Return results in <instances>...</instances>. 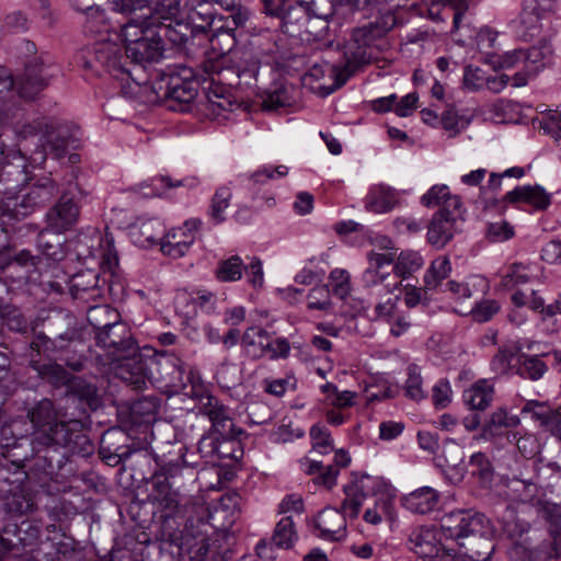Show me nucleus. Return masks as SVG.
<instances>
[{"instance_id":"nucleus-59","label":"nucleus","mask_w":561,"mask_h":561,"mask_svg":"<svg viewBox=\"0 0 561 561\" xmlns=\"http://www.w3.org/2000/svg\"><path fill=\"white\" fill-rule=\"evenodd\" d=\"M451 271L447 256L434 260L424 276L425 289H435L449 275Z\"/></svg>"},{"instance_id":"nucleus-7","label":"nucleus","mask_w":561,"mask_h":561,"mask_svg":"<svg viewBox=\"0 0 561 561\" xmlns=\"http://www.w3.org/2000/svg\"><path fill=\"white\" fill-rule=\"evenodd\" d=\"M129 60L125 54V45L112 42L95 43L80 55L83 68L92 70L96 75L106 72L121 80L131 77V71L127 67Z\"/></svg>"},{"instance_id":"nucleus-31","label":"nucleus","mask_w":561,"mask_h":561,"mask_svg":"<svg viewBox=\"0 0 561 561\" xmlns=\"http://www.w3.org/2000/svg\"><path fill=\"white\" fill-rule=\"evenodd\" d=\"M514 368L520 378L538 381L549 369V355L519 353L516 355Z\"/></svg>"},{"instance_id":"nucleus-49","label":"nucleus","mask_w":561,"mask_h":561,"mask_svg":"<svg viewBox=\"0 0 561 561\" xmlns=\"http://www.w3.org/2000/svg\"><path fill=\"white\" fill-rule=\"evenodd\" d=\"M0 323L1 329L5 325L16 333H26L30 325L28 320L16 306L3 302H0Z\"/></svg>"},{"instance_id":"nucleus-55","label":"nucleus","mask_w":561,"mask_h":561,"mask_svg":"<svg viewBox=\"0 0 561 561\" xmlns=\"http://www.w3.org/2000/svg\"><path fill=\"white\" fill-rule=\"evenodd\" d=\"M56 324H68L64 332H55V339L58 340L59 345L62 350H67L68 346L81 339V331L77 325L75 317L69 313L58 312L55 314Z\"/></svg>"},{"instance_id":"nucleus-44","label":"nucleus","mask_w":561,"mask_h":561,"mask_svg":"<svg viewBox=\"0 0 561 561\" xmlns=\"http://www.w3.org/2000/svg\"><path fill=\"white\" fill-rule=\"evenodd\" d=\"M541 1L542 4L536 0H526L520 13V22L530 31L531 36L539 32L542 11L550 10L554 0Z\"/></svg>"},{"instance_id":"nucleus-20","label":"nucleus","mask_w":561,"mask_h":561,"mask_svg":"<svg viewBox=\"0 0 561 561\" xmlns=\"http://www.w3.org/2000/svg\"><path fill=\"white\" fill-rule=\"evenodd\" d=\"M3 151H0V194L7 196V202H12L21 187L28 181V172L25 156L19 150L11 161H3Z\"/></svg>"},{"instance_id":"nucleus-6","label":"nucleus","mask_w":561,"mask_h":561,"mask_svg":"<svg viewBox=\"0 0 561 561\" xmlns=\"http://www.w3.org/2000/svg\"><path fill=\"white\" fill-rule=\"evenodd\" d=\"M198 80L190 67H180L178 71L165 73L156 83V92L164 99L169 110L187 112L198 93Z\"/></svg>"},{"instance_id":"nucleus-29","label":"nucleus","mask_w":561,"mask_h":561,"mask_svg":"<svg viewBox=\"0 0 561 561\" xmlns=\"http://www.w3.org/2000/svg\"><path fill=\"white\" fill-rule=\"evenodd\" d=\"M397 24V18L393 13L387 12L377 18L374 22L354 28L352 37L360 46H369L374 41L385 36Z\"/></svg>"},{"instance_id":"nucleus-51","label":"nucleus","mask_w":561,"mask_h":561,"mask_svg":"<svg viewBox=\"0 0 561 561\" xmlns=\"http://www.w3.org/2000/svg\"><path fill=\"white\" fill-rule=\"evenodd\" d=\"M296 539L294 528H275L273 536L270 539H261L255 547L256 553L260 558L265 556V550L273 547L279 549H289Z\"/></svg>"},{"instance_id":"nucleus-34","label":"nucleus","mask_w":561,"mask_h":561,"mask_svg":"<svg viewBox=\"0 0 561 561\" xmlns=\"http://www.w3.org/2000/svg\"><path fill=\"white\" fill-rule=\"evenodd\" d=\"M280 519L276 526H295L306 519L302 496L296 493L286 495L278 504Z\"/></svg>"},{"instance_id":"nucleus-2","label":"nucleus","mask_w":561,"mask_h":561,"mask_svg":"<svg viewBox=\"0 0 561 561\" xmlns=\"http://www.w3.org/2000/svg\"><path fill=\"white\" fill-rule=\"evenodd\" d=\"M152 459L157 465V469L150 472L149 478L154 492L153 497L165 507L167 512L161 514V518L168 523L178 511L181 490L196 481L197 468L194 462L187 460L182 448L176 459L165 462L158 456L151 457Z\"/></svg>"},{"instance_id":"nucleus-39","label":"nucleus","mask_w":561,"mask_h":561,"mask_svg":"<svg viewBox=\"0 0 561 561\" xmlns=\"http://www.w3.org/2000/svg\"><path fill=\"white\" fill-rule=\"evenodd\" d=\"M522 57V65L528 69V73L536 76L551 61L552 49L547 43L539 46H533L518 53Z\"/></svg>"},{"instance_id":"nucleus-47","label":"nucleus","mask_w":561,"mask_h":561,"mask_svg":"<svg viewBox=\"0 0 561 561\" xmlns=\"http://www.w3.org/2000/svg\"><path fill=\"white\" fill-rule=\"evenodd\" d=\"M469 465L472 467L471 474L474 477L480 486L489 489L494 479V468L484 453L478 451L471 455Z\"/></svg>"},{"instance_id":"nucleus-32","label":"nucleus","mask_w":561,"mask_h":561,"mask_svg":"<svg viewBox=\"0 0 561 561\" xmlns=\"http://www.w3.org/2000/svg\"><path fill=\"white\" fill-rule=\"evenodd\" d=\"M30 367L36 371L37 376L42 380L46 381L54 388L68 386L72 379V375L68 373L62 365L54 360L43 362L42 359L35 358V356L32 355Z\"/></svg>"},{"instance_id":"nucleus-46","label":"nucleus","mask_w":561,"mask_h":561,"mask_svg":"<svg viewBox=\"0 0 561 561\" xmlns=\"http://www.w3.org/2000/svg\"><path fill=\"white\" fill-rule=\"evenodd\" d=\"M89 323L96 331H104L119 322V313L107 305L91 306L87 311Z\"/></svg>"},{"instance_id":"nucleus-3","label":"nucleus","mask_w":561,"mask_h":561,"mask_svg":"<svg viewBox=\"0 0 561 561\" xmlns=\"http://www.w3.org/2000/svg\"><path fill=\"white\" fill-rule=\"evenodd\" d=\"M57 528H2L0 531V560L30 547L33 561H58L68 543L59 540Z\"/></svg>"},{"instance_id":"nucleus-25","label":"nucleus","mask_w":561,"mask_h":561,"mask_svg":"<svg viewBox=\"0 0 561 561\" xmlns=\"http://www.w3.org/2000/svg\"><path fill=\"white\" fill-rule=\"evenodd\" d=\"M108 432L101 440L100 446V456L106 462V465L115 467L121 462L129 461V467L135 471H138L141 480H147L146 472L142 470L145 466L150 467L151 465V455L147 451L141 450H122V447H116L112 449L110 446L105 445L106 436H110Z\"/></svg>"},{"instance_id":"nucleus-42","label":"nucleus","mask_w":561,"mask_h":561,"mask_svg":"<svg viewBox=\"0 0 561 561\" xmlns=\"http://www.w3.org/2000/svg\"><path fill=\"white\" fill-rule=\"evenodd\" d=\"M350 461L351 458L344 450H337L334 454L333 463L323 466L318 461V482L330 490L336 483L340 468L347 467Z\"/></svg>"},{"instance_id":"nucleus-58","label":"nucleus","mask_w":561,"mask_h":561,"mask_svg":"<svg viewBox=\"0 0 561 561\" xmlns=\"http://www.w3.org/2000/svg\"><path fill=\"white\" fill-rule=\"evenodd\" d=\"M424 264V260L416 251L405 250L398 256L393 271L398 277L405 278L419 271Z\"/></svg>"},{"instance_id":"nucleus-19","label":"nucleus","mask_w":561,"mask_h":561,"mask_svg":"<svg viewBox=\"0 0 561 561\" xmlns=\"http://www.w3.org/2000/svg\"><path fill=\"white\" fill-rule=\"evenodd\" d=\"M95 341L96 345L105 350L112 360L122 357L124 354H135L138 347L130 329L123 321L104 331H96Z\"/></svg>"},{"instance_id":"nucleus-60","label":"nucleus","mask_w":561,"mask_h":561,"mask_svg":"<svg viewBox=\"0 0 561 561\" xmlns=\"http://www.w3.org/2000/svg\"><path fill=\"white\" fill-rule=\"evenodd\" d=\"M2 500L4 508L12 515H23L30 512L34 505L31 495L24 488L8 494V496H2Z\"/></svg>"},{"instance_id":"nucleus-24","label":"nucleus","mask_w":561,"mask_h":561,"mask_svg":"<svg viewBox=\"0 0 561 561\" xmlns=\"http://www.w3.org/2000/svg\"><path fill=\"white\" fill-rule=\"evenodd\" d=\"M80 207L71 192H65L57 203L46 213L47 227L56 232L62 233L70 230L79 219Z\"/></svg>"},{"instance_id":"nucleus-5","label":"nucleus","mask_w":561,"mask_h":561,"mask_svg":"<svg viewBox=\"0 0 561 561\" xmlns=\"http://www.w3.org/2000/svg\"><path fill=\"white\" fill-rule=\"evenodd\" d=\"M125 41V54L131 62L153 64L162 59L164 48L154 27L140 16L130 18L122 26Z\"/></svg>"},{"instance_id":"nucleus-18","label":"nucleus","mask_w":561,"mask_h":561,"mask_svg":"<svg viewBox=\"0 0 561 561\" xmlns=\"http://www.w3.org/2000/svg\"><path fill=\"white\" fill-rule=\"evenodd\" d=\"M226 13L227 14L220 16L218 21L215 20L213 25H207L203 22L202 25H205L204 35H206L205 37L207 39H210V42L214 44L215 41H219L220 37H224L225 44L228 50H230V48H232V46L236 44V32L239 28L244 27L251 13L250 10L244 5L227 10Z\"/></svg>"},{"instance_id":"nucleus-15","label":"nucleus","mask_w":561,"mask_h":561,"mask_svg":"<svg viewBox=\"0 0 561 561\" xmlns=\"http://www.w3.org/2000/svg\"><path fill=\"white\" fill-rule=\"evenodd\" d=\"M264 10L272 16L280 18L285 25L302 27L316 15V0H263Z\"/></svg>"},{"instance_id":"nucleus-41","label":"nucleus","mask_w":561,"mask_h":561,"mask_svg":"<svg viewBox=\"0 0 561 561\" xmlns=\"http://www.w3.org/2000/svg\"><path fill=\"white\" fill-rule=\"evenodd\" d=\"M149 14L139 15L153 25L158 21H174L182 16V0H157L153 9H148Z\"/></svg>"},{"instance_id":"nucleus-9","label":"nucleus","mask_w":561,"mask_h":561,"mask_svg":"<svg viewBox=\"0 0 561 561\" xmlns=\"http://www.w3.org/2000/svg\"><path fill=\"white\" fill-rule=\"evenodd\" d=\"M58 68L47 53L33 56L26 60L23 73L16 80L19 95L25 100H33L46 89L57 75Z\"/></svg>"},{"instance_id":"nucleus-48","label":"nucleus","mask_w":561,"mask_h":561,"mask_svg":"<svg viewBox=\"0 0 561 561\" xmlns=\"http://www.w3.org/2000/svg\"><path fill=\"white\" fill-rule=\"evenodd\" d=\"M559 412L558 410L551 409L546 402L537 400H529L522 408V413L529 414L531 420L538 422L546 432L549 430Z\"/></svg>"},{"instance_id":"nucleus-56","label":"nucleus","mask_w":561,"mask_h":561,"mask_svg":"<svg viewBox=\"0 0 561 561\" xmlns=\"http://www.w3.org/2000/svg\"><path fill=\"white\" fill-rule=\"evenodd\" d=\"M321 393L324 396L323 402L335 408H346L354 404L355 393L348 390L339 391L337 387L329 381L319 383Z\"/></svg>"},{"instance_id":"nucleus-33","label":"nucleus","mask_w":561,"mask_h":561,"mask_svg":"<svg viewBox=\"0 0 561 561\" xmlns=\"http://www.w3.org/2000/svg\"><path fill=\"white\" fill-rule=\"evenodd\" d=\"M270 336L271 333L262 327H249L241 336V347L245 356L253 360L265 357Z\"/></svg>"},{"instance_id":"nucleus-23","label":"nucleus","mask_w":561,"mask_h":561,"mask_svg":"<svg viewBox=\"0 0 561 561\" xmlns=\"http://www.w3.org/2000/svg\"><path fill=\"white\" fill-rule=\"evenodd\" d=\"M454 530L453 542L465 549L463 553L478 561H486L494 551L491 531H480L474 528Z\"/></svg>"},{"instance_id":"nucleus-37","label":"nucleus","mask_w":561,"mask_h":561,"mask_svg":"<svg viewBox=\"0 0 561 561\" xmlns=\"http://www.w3.org/2000/svg\"><path fill=\"white\" fill-rule=\"evenodd\" d=\"M519 424L517 415L508 414L504 408L495 410L490 419L483 424L481 438L488 440L502 435L508 428L516 427Z\"/></svg>"},{"instance_id":"nucleus-43","label":"nucleus","mask_w":561,"mask_h":561,"mask_svg":"<svg viewBox=\"0 0 561 561\" xmlns=\"http://www.w3.org/2000/svg\"><path fill=\"white\" fill-rule=\"evenodd\" d=\"M26 456H24V459ZM23 458H15L12 462L15 470L10 472L7 469L0 468V496H8L24 488L23 483L26 479V472L22 470L21 462Z\"/></svg>"},{"instance_id":"nucleus-28","label":"nucleus","mask_w":561,"mask_h":561,"mask_svg":"<svg viewBox=\"0 0 561 561\" xmlns=\"http://www.w3.org/2000/svg\"><path fill=\"white\" fill-rule=\"evenodd\" d=\"M129 236L133 242L140 248L162 244L167 238L164 227L157 218H138L129 226Z\"/></svg>"},{"instance_id":"nucleus-61","label":"nucleus","mask_w":561,"mask_h":561,"mask_svg":"<svg viewBox=\"0 0 561 561\" xmlns=\"http://www.w3.org/2000/svg\"><path fill=\"white\" fill-rule=\"evenodd\" d=\"M244 264L239 255H232L218 263L216 277L220 282H236L242 277Z\"/></svg>"},{"instance_id":"nucleus-16","label":"nucleus","mask_w":561,"mask_h":561,"mask_svg":"<svg viewBox=\"0 0 561 561\" xmlns=\"http://www.w3.org/2000/svg\"><path fill=\"white\" fill-rule=\"evenodd\" d=\"M154 32H157L160 41L163 43L165 49V42H169L172 46L191 51L194 45V39L199 35L205 34V25L192 26L185 22L183 18H178L174 21H158L153 25Z\"/></svg>"},{"instance_id":"nucleus-17","label":"nucleus","mask_w":561,"mask_h":561,"mask_svg":"<svg viewBox=\"0 0 561 561\" xmlns=\"http://www.w3.org/2000/svg\"><path fill=\"white\" fill-rule=\"evenodd\" d=\"M530 528H514L510 534L513 539V546L510 556L515 561H549L558 558L554 554V546L552 541H542L534 545L533 538L528 535Z\"/></svg>"},{"instance_id":"nucleus-35","label":"nucleus","mask_w":561,"mask_h":561,"mask_svg":"<svg viewBox=\"0 0 561 561\" xmlns=\"http://www.w3.org/2000/svg\"><path fill=\"white\" fill-rule=\"evenodd\" d=\"M394 490L391 486L387 493L381 494L375 502L373 508H367L364 513V520L368 524L388 523L393 524L397 522L396 512L393 507Z\"/></svg>"},{"instance_id":"nucleus-57","label":"nucleus","mask_w":561,"mask_h":561,"mask_svg":"<svg viewBox=\"0 0 561 561\" xmlns=\"http://www.w3.org/2000/svg\"><path fill=\"white\" fill-rule=\"evenodd\" d=\"M210 4L222 9L224 11L243 7L242 0H196V5L193 12V20L195 16L199 18L203 23L213 25L215 22V15L210 12H206V5Z\"/></svg>"},{"instance_id":"nucleus-36","label":"nucleus","mask_w":561,"mask_h":561,"mask_svg":"<svg viewBox=\"0 0 561 561\" xmlns=\"http://www.w3.org/2000/svg\"><path fill=\"white\" fill-rule=\"evenodd\" d=\"M401 502L408 511L423 515L432 512L436 506L438 494L434 489L424 486L403 496Z\"/></svg>"},{"instance_id":"nucleus-38","label":"nucleus","mask_w":561,"mask_h":561,"mask_svg":"<svg viewBox=\"0 0 561 561\" xmlns=\"http://www.w3.org/2000/svg\"><path fill=\"white\" fill-rule=\"evenodd\" d=\"M394 190L387 186H376L369 191L365 198V208L376 214L387 213L397 205Z\"/></svg>"},{"instance_id":"nucleus-62","label":"nucleus","mask_w":561,"mask_h":561,"mask_svg":"<svg viewBox=\"0 0 561 561\" xmlns=\"http://www.w3.org/2000/svg\"><path fill=\"white\" fill-rule=\"evenodd\" d=\"M445 519L449 524H455L456 526H483L485 523H489V519L484 514L473 510H458L449 513L445 516Z\"/></svg>"},{"instance_id":"nucleus-8","label":"nucleus","mask_w":561,"mask_h":561,"mask_svg":"<svg viewBox=\"0 0 561 561\" xmlns=\"http://www.w3.org/2000/svg\"><path fill=\"white\" fill-rule=\"evenodd\" d=\"M149 381L158 388L193 394L194 376L186 373L180 358L164 352L148 357Z\"/></svg>"},{"instance_id":"nucleus-11","label":"nucleus","mask_w":561,"mask_h":561,"mask_svg":"<svg viewBox=\"0 0 561 561\" xmlns=\"http://www.w3.org/2000/svg\"><path fill=\"white\" fill-rule=\"evenodd\" d=\"M463 209L460 197H453L446 206L434 214L427 227V241L436 249L444 248L460 230L463 221Z\"/></svg>"},{"instance_id":"nucleus-14","label":"nucleus","mask_w":561,"mask_h":561,"mask_svg":"<svg viewBox=\"0 0 561 561\" xmlns=\"http://www.w3.org/2000/svg\"><path fill=\"white\" fill-rule=\"evenodd\" d=\"M454 530L461 528H416L410 535L411 549L421 558H434L439 552L446 554L456 553V549L448 542H453Z\"/></svg>"},{"instance_id":"nucleus-1","label":"nucleus","mask_w":561,"mask_h":561,"mask_svg":"<svg viewBox=\"0 0 561 561\" xmlns=\"http://www.w3.org/2000/svg\"><path fill=\"white\" fill-rule=\"evenodd\" d=\"M34 428L31 439L34 467L47 476H54L67 461V449L72 455L90 456L94 446L83 432L80 421L58 419V411L50 399L44 398L27 409Z\"/></svg>"},{"instance_id":"nucleus-50","label":"nucleus","mask_w":561,"mask_h":561,"mask_svg":"<svg viewBox=\"0 0 561 561\" xmlns=\"http://www.w3.org/2000/svg\"><path fill=\"white\" fill-rule=\"evenodd\" d=\"M69 392L79 401L85 402L91 410H96L100 405L98 389L94 385L82 378L73 377L68 383Z\"/></svg>"},{"instance_id":"nucleus-13","label":"nucleus","mask_w":561,"mask_h":561,"mask_svg":"<svg viewBox=\"0 0 561 561\" xmlns=\"http://www.w3.org/2000/svg\"><path fill=\"white\" fill-rule=\"evenodd\" d=\"M260 61L252 50H229L222 60V68L218 72L219 81L229 87L251 85L256 80Z\"/></svg>"},{"instance_id":"nucleus-22","label":"nucleus","mask_w":561,"mask_h":561,"mask_svg":"<svg viewBox=\"0 0 561 561\" xmlns=\"http://www.w3.org/2000/svg\"><path fill=\"white\" fill-rule=\"evenodd\" d=\"M240 495L238 493H228L211 506L201 505L196 507L198 522L209 526H232L236 522V515L239 514Z\"/></svg>"},{"instance_id":"nucleus-52","label":"nucleus","mask_w":561,"mask_h":561,"mask_svg":"<svg viewBox=\"0 0 561 561\" xmlns=\"http://www.w3.org/2000/svg\"><path fill=\"white\" fill-rule=\"evenodd\" d=\"M99 280L100 275L94 271H88L85 273L76 275L72 284V291L75 297L87 300V294H90V296L93 298L101 296Z\"/></svg>"},{"instance_id":"nucleus-12","label":"nucleus","mask_w":561,"mask_h":561,"mask_svg":"<svg viewBox=\"0 0 561 561\" xmlns=\"http://www.w3.org/2000/svg\"><path fill=\"white\" fill-rule=\"evenodd\" d=\"M58 192L54 180L42 178L21 198L15 196L12 202H4L3 209L12 218L20 220L49 204Z\"/></svg>"},{"instance_id":"nucleus-54","label":"nucleus","mask_w":561,"mask_h":561,"mask_svg":"<svg viewBox=\"0 0 561 561\" xmlns=\"http://www.w3.org/2000/svg\"><path fill=\"white\" fill-rule=\"evenodd\" d=\"M62 351L64 350L59 345L58 340L47 336L45 333H38L30 343L27 355L30 358L34 355L35 358L42 359L43 356L48 358V360H51V357Z\"/></svg>"},{"instance_id":"nucleus-64","label":"nucleus","mask_w":561,"mask_h":561,"mask_svg":"<svg viewBox=\"0 0 561 561\" xmlns=\"http://www.w3.org/2000/svg\"><path fill=\"white\" fill-rule=\"evenodd\" d=\"M231 197L232 193L228 186H220L215 192L211 198L209 215L216 224L225 221L224 213L229 207Z\"/></svg>"},{"instance_id":"nucleus-10","label":"nucleus","mask_w":561,"mask_h":561,"mask_svg":"<svg viewBox=\"0 0 561 561\" xmlns=\"http://www.w3.org/2000/svg\"><path fill=\"white\" fill-rule=\"evenodd\" d=\"M390 488L391 484L380 477L353 472L351 482L344 485L346 496L343 502L344 518H348L352 522L358 516L366 497L385 494Z\"/></svg>"},{"instance_id":"nucleus-21","label":"nucleus","mask_w":561,"mask_h":561,"mask_svg":"<svg viewBox=\"0 0 561 561\" xmlns=\"http://www.w3.org/2000/svg\"><path fill=\"white\" fill-rule=\"evenodd\" d=\"M112 362L115 363V375L122 381L136 390L146 387L149 381L148 358L140 353L139 347L135 354H124Z\"/></svg>"},{"instance_id":"nucleus-45","label":"nucleus","mask_w":561,"mask_h":561,"mask_svg":"<svg viewBox=\"0 0 561 561\" xmlns=\"http://www.w3.org/2000/svg\"><path fill=\"white\" fill-rule=\"evenodd\" d=\"M472 115L460 114L454 105H447L442 113L439 126L448 133L449 137H456L471 123Z\"/></svg>"},{"instance_id":"nucleus-30","label":"nucleus","mask_w":561,"mask_h":561,"mask_svg":"<svg viewBox=\"0 0 561 561\" xmlns=\"http://www.w3.org/2000/svg\"><path fill=\"white\" fill-rule=\"evenodd\" d=\"M504 201L511 204L526 203L537 210H546L551 204V195L540 185H523L507 192Z\"/></svg>"},{"instance_id":"nucleus-4","label":"nucleus","mask_w":561,"mask_h":561,"mask_svg":"<svg viewBox=\"0 0 561 561\" xmlns=\"http://www.w3.org/2000/svg\"><path fill=\"white\" fill-rule=\"evenodd\" d=\"M20 133L24 138L41 134L43 160L48 154L54 159L64 158L69 150L78 149L81 140L79 127L71 123L57 122L50 118L26 124Z\"/></svg>"},{"instance_id":"nucleus-27","label":"nucleus","mask_w":561,"mask_h":561,"mask_svg":"<svg viewBox=\"0 0 561 561\" xmlns=\"http://www.w3.org/2000/svg\"><path fill=\"white\" fill-rule=\"evenodd\" d=\"M192 528H173L169 534L172 545L179 548L180 553H187L192 560L209 561L208 554L213 553V546L208 538L199 540L191 534Z\"/></svg>"},{"instance_id":"nucleus-63","label":"nucleus","mask_w":561,"mask_h":561,"mask_svg":"<svg viewBox=\"0 0 561 561\" xmlns=\"http://www.w3.org/2000/svg\"><path fill=\"white\" fill-rule=\"evenodd\" d=\"M328 293L332 291L340 299H345L351 291L350 273L346 270L335 268L329 275L324 285Z\"/></svg>"},{"instance_id":"nucleus-26","label":"nucleus","mask_w":561,"mask_h":561,"mask_svg":"<svg viewBox=\"0 0 561 561\" xmlns=\"http://www.w3.org/2000/svg\"><path fill=\"white\" fill-rule=\"evenodd\" d=\"M202 226L199 219H190L182 228L172 229L161 244V251L174 259L183 256L194 242V233Z\"/></svg>"},{"instance_id":"nucleus-53","label":"nucleus","mask_w":561,"mask_h":561,"mask_svg":"<svg viewBox=\"0 0 561 561\" xmlns=\"http://www.w3.org/2000/svg\"><path fill=\"white\" fill-rule=\"evenodd\" d=\"M368 260L370 262L371 267L366 270L364 274L365 282L368 285H377L386 280L387 275L380 274L379 270L385 265H390L394 261H397L396 253H376L369 252Z\"/></svg>"},{"instance_id":"nucleus-40","label":"nucleus","mask_w":561,"mask_h":561,"mask_svg":"<svg viewBox=\"0 0 561 561\" xmlns=\"http://www.w3.org/2000/svg\"><path fill=\"white\" fill-rule=\"evenodd\" d=\"M493 392L486 380H479L463 392V401L471 410L484 411L493 400Z\"/></svg>"}]
</instances>
